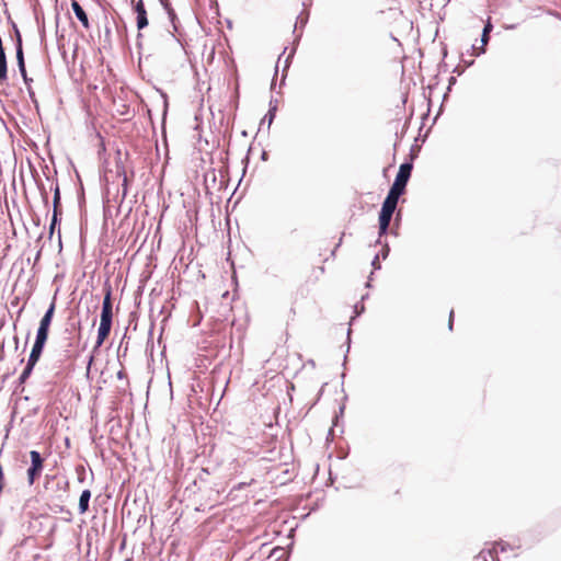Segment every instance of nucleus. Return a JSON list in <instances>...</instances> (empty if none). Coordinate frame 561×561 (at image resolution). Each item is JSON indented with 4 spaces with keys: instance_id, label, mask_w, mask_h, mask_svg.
Here are the masks:
<instances>
[{
    "instance_id": "f3484780",
    "label": "nucleus",
    "mask_w": 561,
    "mask_h": 561,
    "mask_svg": "<svg viewBox=\"0 0 561 561\" xmlns=\"http://www.w3.org/2000/svg\"><path fill=\"white\" fill-rule=\"evenodd\" d=\"M19 69H20V72H21V75H22V77H23V79H24L25 83H27V80H28V79H27V76H26V68H25V67H23V68H19Z\"/></svg>"
},
{
    "instance_id": "412c9836",
    "label": "nucleus",
    "mask_w": 561,
    "mask_h": 561,
    "mask_svg": "<svg viewBox=\"0 0 561 561\" xmlns=\"http://www.w3.org/2000/svg\"><path fill=\"white\" fill-rule=\"evenodd\" d=\"M125 561H133V559H131V558H128V559H126Z\"/></svg>"
},
{
    "instance_id": "f257e3e1",
    "label": "nucleus",
    "mask_w": 561,
    "mask_h": 561,
    "mask_svg": "<svg viewBox=\"0 0 561 561\" xmlns=\"http://www.w3.org/2000/svg\"><path fill=\"white\" fill-rule=\"evenodd\" d=\"M113 320V302H112V287L110 285L104 287V299L102 304L100 325L98 330V339L95 348L102 346L104 341L108 337L112 329Z\"/></svg>"
},
{
    "instance_id": "9b49d317",
    "label": "nucleus",
    "mask_w": 561,
    "mask_h": 561,
    "mask_svg": "<svg viewBox=\"0 0 561 561\" xmlns=\"http://www.w3.org/2000/svg\"><path fill=\"white\" fill-rule=\"evenodd\" d=\"M91 497L90 490H84L79 499V511L80 513H85L89 508V501Z\"/></svg>"
},
{
    "instance_id": "ddd939ff",
    "label": "nucleus",
    "mask_w": 561,
    "mask_h": 561,
    "mask_svg": "<svg viewBox=\"0 0 561 561\" xmlns=\"http://www.w3.org/2000/svg\"><path fill=\"white\" fill-rule=\"evenodd\" d=\"M49 334V328L38 327L35 343L46 344Z\"/></svg>"
},
{
    "instance_id": "dca6fc26",
    "label": "nucleus",
    "mask_w": 561,
    "mask_h": 561,
    "mask_svg": "<svg viewBox=\"0 0 561 561\" xmlns=\"http://www.w3.org/2000/svg\"><path fill=\"white\" fill-rule=\"evenodd\" d=\"M453 325H454V310H451L449 313V319H448L449 330H453Z\"/></svg>"
},
{
    "instance_id": "39448f33",
    "label": "nucleus",
    "mask_w": 561,
    "mask_h": 561,
    "mask_svg": "<svg viewBox=\"0 0 561 561\" xmlns=\"http://www.w3.org/2000/svg\"><path fill=\"white\" fill-rule=\"evenodd\" d=\"M134 12L136 13V23L138 31L147 27L149 24L148 13L145 7V2L142 0H133Z\"/></svg>"
},
{
    "instance_id": "f03ea898",
    "label": "nucleus",
    "mask_w": 561,
    "mask_h": 561,
    "mask_svg": "<svg viewBox=\"0 0 561 561\" xmlns=\"http://www.w3.org/2000/svg\"><path fill=\"white\" fill-rule=\"evenodd\" d=\"M30 458L31 467L27 469V482L30 485H33L42 474L44 468V459L36 450L30 451Z\"/></svg>"
},
{
    "instance_id": "9d476101",
    "label": "nucleus",
    "mask_w": 561,
    "mask_h": 561,
    "mask_svg": "<svg viewBox=\"0 0 561 561\" xmlns=\"http://www.w3.org/2000/svg\"><path fill=\"white\" fill-rule=\"evenodd\" d=\"M392 215H393L392 213H387V210L381 209V211L379 214L380 234H383L387 232Z\"/></svg>"
},
{
    "instance_id": "1a4fd4ad",
    "label": "nucleus",
    "mask_w": 561,
    "mask_h": 561,
    "mask_svg": "<svg viewBox=\"0 0 561 561\" xmlns=\"http://www.w3.org/2000/svg\"><path fill=\"white\" fill-rule=\"evenodd\" d=\"M55 308H56V302L54 299L51 301L49 308L47 309V311L45 312V314L43 316V318L39 321L41 327L50 328V324H51V321L54 318V313H55Z\"/></svg>"
},
{
    "instance_id": "423d86ee",
    "label": "nucleus",
    "mask_w": 561,
    "mask_h": 561,
    "mask_svg": "<svg viewBox=\"0 0 561 561\" xmlns=\"http://www.w3.org/2000/svg\"><path fill=\"white\" fill-rule=\"evenodd\" d=\"M53 204H54V214H53L51 222H50V226H49L50 234L54 233V230H55V227H56V224H57V220H58V216L61 215L60 192H59V187L58 186H56L55 192H54Z\"/></svg>"
},
{
    "instance_id": "6ab92c4d",
    "label": "nucleus",
    "mask_w": 561,
    "mask_h": 561,
    "mask_svg": "<svg viewBox=\"0 0 561 561\" xmlns=\"http://www.w3.org/2000/svg\"><path fill=\"white\" fill-rule=\"evenodd\" d=\"M123 186H124L123 195L126 196V194H127V178L126 176H124Z\"/></svg>"
},
{
    "instance_id": "0eeeda50",
    "label": "nucleus",
    "mask_w": 561,
    "mask_h": 561,
    "mask_svg": "<svg viewBox=\"0 0 561 561\" xmlns=\"http://www.w3.org/2000/svg\"><path fill=\"white\" fill-rule=\"evenodd\" d=\"M402 194L398 193V192H394L392 190L389 191L386 199L383 201L382 203V207L381 209L382 210H387V213H394L396 210V207H397V204H398V201H399V197L401 196Z\"/></svg>"
},
{
    "instance_id": "6e6552de",
    "label": "nucleus",
    "mask_w": 561,
    "mask_h": 561,
    "mask_svg": "<svg viewBox=\"0 0 561 561\" xmlns=\"http://www.w3.org/2000/svg\"><path fill=\"white\" fill-rule=\"evenodd\" d=\"M71 8H72L76 16L78 18V20L81 22L82 26L85 30H89L90 22H89L88 15H87L85 11L83 10V8L76 0H72Z\"/></svg>"
},
{
    "instance_id": "aec40b11",
    "label": "nucleus",
    "mask_w": 561,
    "mask_h": 561,
    "mask_svg": "<svg viewBox=\"0 0 561 561\" xmlns=\"http://www.w3.org/2000/svg\"><path fill=\"white\" fill-rule=\"evenodd\" d=\"M260 450H261V446H256L255 448H253V449L251 450V453H252L253 455H257V454L260 453Z\"/></svg>"
},
{
    "instance_id": "f8f14e48",
    "label": "nucleus",
    "mask_w": 561,
    "mask_h": 561,
    "mask_svg": "<svg viewBox=\"0 0 561 561\" xmlns=\"http://www.w3.org/2000/svg\"><path fill=\"white\" fill-rule=\"evenodd\" d=\"M16 60H18L19 68L25 67L23 48H22V38H21V35L19 32H18V43H16Z\"/></svg>"
},
{
    "instance_id": "20e7f679",
    "label": "nucleus",
    "mask_w": 561,
    "mask_h": 561,
    "mask_svg": "<svg viewBox=\"0 0 561 561\" xmlns=\"http://www.w3.org/2000/svg\"><path fill=\"white\" fill-rule=\"evenodd\" d=\"M44 346H45L44 344L34 342L26 367L24 368V370L20 377L22 382L25 381V379L28 378V376L31 375L34 366L36 365V363L38 362V359L43 353Z\"/></svg>"
},
{
    "instance_id": "4468645a",
    "label": "nucleus",
    "mask_w": 561,
    "mask_h": 561,
    "mask_svg": "<svg viewBox=\"0 0 561 561\" xmlns=\"http://www.w3.org/2000/svg\"><path fill=\"white\" fill-rule=\"evenodd\" d=\"M489 38H490L489 34L482 33V37H481L482 47L480 48V50H479V53L477 55H480L481 53H484V46L488 44Z\"/></svg>"
},
{
    "instance_id": "7ed1b4c3",
    "label": "nucleus",
    "mask_w": 561,
    "mask_h": 561,
    "mask_svg": "<svg viewBox=\"0 0 561 561\" xmlns=\"http://www.w3.org/2000/svg\"><path fill=\"white\" fill-rule=\"evenodd\" d=\"M413 165L412 163H403L399 168V172L394 179V182L390 190L398 192L400 194H403L405 191V186L408 184V181L411 176Z\"/></svg>"
},
{
    "instance_id": "a211bd4d",
    "label": "nucleus",
    "mask_w": 561,
    "mask_h": 561,
    "mask_svg": "<svg viewBox=\"0 0 561 561\" xmlns=\"http://www.w3.org/2000/svg\"><path fill=\"white\" fill-rule=\"evenodd\" d=\"M491 30H492V24L490 22H488L483 28V33L490 34Z\"/></svg>"
},
{
    "instance_id": "2eb2a0df",
    "label": "nucleus",
    "mask_w": 561,
    "mask_h": 561,
    "mask_svg": "<svg viewBox=\"0 0 561 561\" xmlns=\"http://www.w3.org/2000/svg\"><path fill=\"white\" fill-rule=\"evenodd\" d=\"M161 3L165 8V10L168 11L169 15L172 18L174 15V11L170 7V3L168 2V0H161Z\"/></svg>"
}]
</instances>
